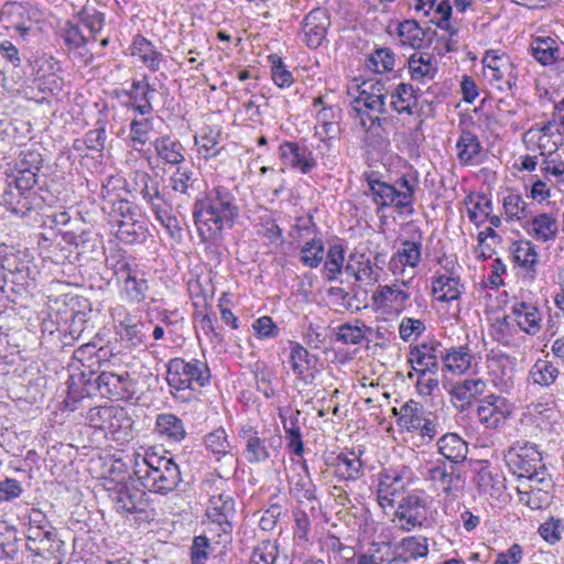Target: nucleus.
<instances>
[{"mask_svg":"<svg viewBox=\"0 0 564 564\" xmlns=\"http://www.w3.org/2000/svg\"><path fill=\"white\" fill-rule=\"evenodd\" d=\"M239 207L232 192L217 185L195 199L193 219L202 240H219L225 228H231Z\"/></svg>","mask_w":564,"mask_h":564,"instance_id":"f257e3e1","label":"nucleus"},{"mask_svg":"<svg viewBox=\"0 0 564 564\" xmlns=\"http://www.w3.org/2000/svg\"><path fill=\"white\" fill-rule=\"evenodd\" d=\"M135 380L127 371L115 372L101 370H82L69 375L67 398L78 402L86 397L99 393L113 400H130L135 393Z\"/></svg>","mask_w":564,"mask_h":564,"instance_id":"f03ea898","label":"nucleus"},{"mask_svg":"<svg viewBox=\"0 0 564 564\" xmlns=\"http://www.w3.org/2000/svg\"><path fill=\"white\" fill-rule=\"evenodd\" d=\"M365 180L377 210L394 208L409 215L414 213L415 192L419 187L416 173L403 174L393 184L382 181L376 172L365 173Z\"/></svg>","mask_w":564,"mask_h":564,"instance_id":"7ed1b4c3","label":"nucleus"},{"mask_svg":"<svg viewBox=\"0 0 564 564\" xmlns=\"http://www.w3.org/2000/svg\"><path fill=\"white\" fill-rule=\"evenodd\" d=\"M505 460L518 480L530 482L531 489L547 492L552 487L551 475L535 444L525 443L510 447L505 455Z\"/></svg>","mask_w":564,"mask_h":564,"instance_id":"20e7f679","label":"nucleus"},{"mask_svg":"<svg viewBox=\"0 0 564 564\" xmlns=\"http://www.w3.org/2000/svg\"><path fill=\"white\" fill-rule=\"evenodd\" d=\"M134 473L145 489L163 496L174 491L182 481L180 467L173 458L152 451H147L142 463H137Z\"/></svg>","mask_w":564,"mask_h":564,"instance_id":"39448f33","label":"nucleus"},{"mask_svg":"<svg viewBox=\"0 0 564 564\" xmlns=\"http://www.w3.org/2000/svg\"><path fill=\"white\" fill-rule=\"evenodd\" d=\"M166 367V381L175 397V392L194 391L210 384L212 373L205 360L173 358Z\"/></svg>","mask_w":564,"mask_h":564,"instance_id":"423d86ee","label":"nucleus"},{"mask_svg":"<svg viewBox=\"0 0 564 564\" xmlns=\"http://www.w3.org/2000/svg\"><path fill=\"white\" fill-rule=\"evenodd\" d=\"M90 427L100 430L105 436L119 443L132 437L133 420L119 405L91 408L87 414Z\"/></svg>","mask_w":564,"mask_h":564,"instance_id":"0eeeda50","label":"nucleus"},{"mask_svg":"<svg viewBox=\"0 0 564 564\" xmlns=\"http://www.w3.org/2000/svg\"><path fill=\"white\" fill-rule=\"evenodd\" d=\"M36 178L9 176L7 186L1 195L0 204L18 216H25L31 210L40 208L43 199L34 191Z\"/></svg>","mask_w":564,"mask_h":564,"instance_id":"6e6552de","label":"nucleus"},{"mask_svg":"<svg viewBox=\"0 0 564 564\" xmlns=\"http://www.w3.org/2000/svg\"><path fill=\"white\" fill-rule=\"evenodd\" d=\"M484 78L499 90L511 89L518 80L517 66L501 50H487L481 58Z\"/></svg>","mask_w":564,"mask_h":564,"instance_id":"1a4fd4ad","label":"nucleus"},{"mask_svg":"<svg viewBox=\"0 0 564 564\" xmlns=\"http://www.w3.org/2000/svg\"><path fill=\"white\" fill-rule=\"evenodd\" d=\"M115 274L122 282V294L128 302L132 304L144 302L149 285L142 272L121 257L115 263Z\"/></svg>","mask_w":564,"mask_h":564,"instance_id":"9d476101","label":"nucleus"},{"mask_svg":"<svg viewBox=\"0 0 564 564\" xmlns=\"http://www.w3.org/2000/svg\"><path fill=\"white\" fill-rule=\"evenodd\" d=\"M562 132L556 128V121L550 120L543 124H534L523 134L528 149L536 148L542 156H553L563 144Z\"/></svg>","mask_w":564,"mask_h":564,"instance_id":"9b49d317","label":"nucleus"},{"mask_svg":"<svg viewBox=\"0 0 564 564\" xmlns=\"http://www.w3.org/2000/svg\"><path fill=\"white\" fill-rule=\"evenodd\" d=\"M239 437L245 443L243 456L249 464H259L265 462L271 456V451L275 452L281 445V437H261L259 432L252 426H242L239 431Z\"/></svg>","mask_w":564,"mask_h":564,"instance_id":"f8f14e48","label":"nucleus"},{"mask_svg":"<svg viewBox=\"0 0 564 564\" xmlns=\"http://www.w3.org/2000/svg\"><path fill=\"white\" fill-rule=\"evenodd\" d=\"M486 362L492 384L500 392L511 391L514 387L516 358L502 351L491 350Z\"/></svg>","mask_w":564,"mask_h":564,"instance_id":"ddd939ff","label":"nucleus"},{"mask_svg":"<svg viewBox=\"0 0 564 564\" xmlns=\"http://www.w3.org/2000/svg\"><path fill=\"white\" fill-rule=\"evenodd\" d=\"M115 178L109 177L107 183L101 186V196L104 199L102 210L106 212L113 223L122 225L132 221L135 218H141L140 210L135 204L128 199L113 197L112 191Z\"/></svg>","mask_w":564,"mask_h":564,"instance_id":"4468645a","label":"nucleus"},{"mask_svg":"<svg viewBox=\"0 0 564 564\" xmlns=\"http://www.w3.org/2000/svg\"><path fill=\"white\" fill-rule=\"evenodd\" d=\"M386 97L383 83H364L358 88V95L350 101L351 111L357 115L367 111L383 115L387 112Z\"/></svg>","mask_w":564,"mask_h":564,"instance_id":"2eb2a0df","label":"nucleus"},{"mask_svg":"<svg viewBox=\"0 0 564 564\" xmlns=\"http://www.w3.org/2000/svg\"><path fill=\"white\" fill-rule=\"evenodd\" d=\"M394 519L400 522L399 528L404 532L423 527L427 519L426 498L416 494L408 495L398 506Z\"/></svg>","mask_w":564,"mask_h":564,"instance_id":"dca6fc26","label":"nucleus"},{"mask_svg":"<svg viewBox=\"0 0 564 564\" xmlns=\"http://www.w3.org/2000/svg\"><path fill=\"white\" fill-rule=\"evenodd\" d=\"M476 414L482 426L497 430L511 415V405L503 397L489 394L479 401Z\"/></svg>","mask_w":564,"mask_h":564,"instance_id":"f3484780","label":"nucleus"},{"mask_svg":"<svg viewBox=\"0 0 564 564\" xmlns=\"http://www.w3.org/2000/svg\"><path fill=\"white\" fill-rule=\"evenodd\" d=\"M424 475L436 490H440L446 497H457V492L462 487V477L456 471L455 465H446L443 460L437 459L435 463L426 466Z\"/></svg>","mask_w":564,"mask_h":564,"instance_id":"a211bd4d","label":"nucleus"},{"mask_svg":"<svg viewBox=\"0 0 564 564\" xmlns=\"http://www.w3.org/2000/svg\"><path fill=\"white\" fill-rule=\"evenodd\" d=\"M330 25L328 11L324 8L311 10L302 22L303 42L310 48L319 47L326 39Z\"/></svg>","mask_w":564,"mask_h":564,"instance_id":"6ab92c4d","label":"nucleus"},{"mask_svg":"<svg viewBox=\"0 0 564 564\" xmlns=\"http://www.w3.org/2000/svg\"><path fill=\"white\" fill-rule=\"evenodd\" d=\"M206 514L212 522L219 525L221 532L230 533L232 530L231 520L235 517L234 499L225 491L212 495Z\"/></svg>","mask_w":564,"mask_h":564,"instance_id":"aec40b11","label":"nucleus"},{"mask_svg":"<svg viewBox=\"0 0 564 564\" xmlns=\"http://www.w3.org/2000/svg\"><path fill=\"white\" fill-rule=\"evenodd\" d=\"M422 259V242L419 240H403L397 251L391 256L388 269L393 275H403L405 268L414 269Z\"/></svg>","mask_w":564,"mask_h":564,"instance_id":"412c9836","label":"nucleus"},{"mask_svg":"<svg viewBox=\"0 0 564 564\" xmlns=\"http://www.w3.org/2000/svg\"><path fill=\"white\" fill-rule=\"evenodd\" d=\"M279 152L284 165L296 169L303 174L310 173L316 166L313 152L307 147L297 142H283L279 148Z\"/></svg>","mask_w":564,"mask_h":564,"instance_id":"4be33fe9","label":"nucleus"},{"mask_svg":"<svg viewBox=\"0 0 564 564\" xmlns=\"http://www.w3.org/2000/svg\"><path fill=\"white\" fill-rule=\"evenodd\" d=\"M437 346L422 344L410 349L408 362L412 367L409 378H413L414 373H436L438 369Z\"/></svg>","mask_w":564,"mask_h":564,"instance_id":"5701e85b","label":"nucleus"},{"mask_svg":"<svg viewBox=\"0 0 564 564\" xmlns=\"http://www.w3.org/2000/svg\"><path fill=\"white\" fill-rule=\"evenodd\" d=\"M409 281H395L392 284L382 285L378 290V300L381 306L389 307L395 314H401L406 308L411 297Z\"/></svg>","mask_w":564,"mask_h":564,"instance_id":"b1692460","label":"nucleus"},{"mask_svg":"<svg viewBox=\"0 0 564 564\" xmlns=\"http://www.w3.org/2000/svg\"><path fill=\"white\" fill-rule=\"evenodd\" d=\"M486 387L482 379H464L452 387L449 391L452 403L459 411H464L485 392Z\"/></svg>","mask_w":564,"mask_h":564,"instance_id":"393cba45","label":"nucleus"},{"mask_svg":"<svg viewBox=\"0 0 564 564\" xmlns=\"http://www.w3.org/2000/svg\"><path fill=\"white\" fill-rule=\"evenodd\" d=\"M457 159L462 165H477L481 162L482 145L479 138L464 129L456 142Z\"/></svg>","mask_w":564,"mask_h":564,"instance_id":"a878e982","label":"nucleus"},{"mask_svg":"<svg viewBox=\"0 0 564 564\" xmlns=\"http://www.w3.org/2000/svg\"><path fill=\"white\" fill-rule=\"evenodd\" d=\"M519 328L528 335L534 336L541 330L542 313L539 307L528 302H517L512 306Z\"/></svg>","mask_w":564,"mask_h":564,"instance_id":"bb28decb","label":"nucleus"},{"mask_svg":"<svg viewBox=\"0 0 564 564\" xmlns=\"http://www.w3.org/2000/svg\"><path fill=\"white\" fill-rule=\"evenodd\" d=\"M116 508L128 513H143L148 508L147 492L127 485L120 487L115 496Z\"/></svg>","mask_w":564,"mask_h":564,"instance_id":"cd10ccee","label":"nucleus"},{"mask_svg":"<svg viewBox=\"0 0 564 564\" xmlns=\"http://www.w3.org/2000/svg\"><path fill=\"white\" fill-rule=\"evenodd\" d=\"M444 368L455 375L466 373L474 360L475 356L468 345L452 346L442 354Z\"/></svg>","mask_w":564,"mask_h":564,"instance_id":"c85d7f7f","label":"nucleus"},{"mask_svg":"<svg viewBox=\"0 0 564 564\" xmlns=\"http://www.w3.org/2000/svg\"><path fill=\"white\" fill-rule=\"evenodd\" d=\"M289 491L299 502L317 500L316 485L305 463L302 466V471L295 473L289 478Z\"/></svg>","mask_w":564,"mask_h":564,"instance_id":"c756f323","label":"nucleus"},{"mask_svg":"<svg viewBox=\"0 0 564 564\" xmlns=\"http://www.w3.org/2000/svg\"><path fill=\"white\" fill-rule=\"evenodd\" d=\"M154 432L160 438L173 443H180L186 436V430L182 419L173 413L158 414L154 424Z\"/></svg>","mask_w":564,"mask_h":564,"instance_id":"7c9ffc66","label":"nucleus"},{"mask_svg":"<svg viewBox=\"0 0 564 564\" xmlns=\"http://www.w3.org/2000/svg\"><path fill=\"white\" fill-rule=\"evenodd\" d=\"M533 57L544 66L553 65L564 59V54L555 39L551 36H535L531 42Z\"/></svg>","mask_w":564,"mask_h":564,"instance_id":"2f4dec72","label":"nucleus"},{"mask_svg":"<svg viewBox=\"0 0 564 564\" xmlns=\"http://www.w3.org/2000/svg\"><path fill=\"white\" fill-rule=\"evenodd\" d=\"M438 453L452 465H456L466 459L468 454L467 443L456 433H446L438 438Z\"/></svg>","mask_w":564,"mask_h":564,"instance_id":"473e14b6","label":"nucleus"},{"mask_svg":"<svg viewBox=\"0 0 564 564\" xmlns=\"http://www.w3.org/2000/svg\"><path fill=\"white\" fill-rule=\"evenodd\" d=\"M390 107L399 115H413L417 108L416 90L411 84L400 83L390 93Z\"/></svg>","mask_w":564,"mask_h":564,"instance_id":"72a5a7b5","label":"nucleus"},{"mask_svg":"<svg viewBox=\"0 0 564 564\" xmlns=\"http://www.w3.org/2000/svg\"><path fill=\"white\" fill-rule=\"evenodd\" d=\"M149 205L155 216V219L167 230L169 235L173 239H180L182 237V227L177 217L172 213V205L164 198V196H160Z\"/></svg>","mask_w":564,"mask_h":564,"instance_id":"f704fd0d","label":"nucleus"},{"mask_svg":"<svg viewBox=\"0 0 564 564\" xmlns=\"http://www.w3.org/2000/svg\"><path fill=\"white\" fill-rule=\"evenodd\" d=\"M221 132L217 128L206 127L202 129L199 135L195 137V145L198 153L205 160L217 158L225 151L220 145Z\"/></svg>","mask_w":564,"mask_h":564,"instance_id":"c9c22d12","label":"nucleus"},{"mask_svg":"<svg viewBox=\"0 0 564 564\" xmlns=\"http://www.w3.org/2000/svg\"><path fill=\"white\" fill-rule=\"evenodd\" d=\"M511 251L514 262L524 269L530 279L533 280L536 275L539 257L533 243L529 240L516 241L512 243Z\"/></svg>","mask_w":564,"mask_h":564,"instance_id":"e433bc0d","label":"nucleus"},{"mask_svg":"<svg viewBox=\"0 0 564 564\" xmlns=\"http://www.w3.org/2000/svg\"><path fill=\"white\" fill-rule=\"evenodd\" d=\"M61 35L68 52H73L80 57H84L88 54L86 45L93 40L90 35H85L82 32L77 23L67 21L61 29Z\"/></svg>","mask_w":564,"mask_h":564,"instance_id":"4c0bfd02","label":"nucleus"},{"mask_svg":"<svg viewBox=\"0 0 564 564\" xmlns=\"http://www.w3.org/2000/svg\"><path fill=\"white\" fill-rule=\"evenodd\" d=\"M429 31L419 25L415 20H404L399 24L398 36L401 46L420 50L425 45Z\"/></svg>","mask_w":564,"mask_h":564,"instance_id":"58836bf2","label":"nucleus"},{"mask_svg":"<svg viewBox=\"0 0 564 564\" xmlns=\"http://www.w3.org/2000/svg\"><path fill=\"white\" fill-rule=\"evenodd\" d=\"M156 155L165 163L171 165H180L185 161L184 148L180 141L169 135L156 138L154 143Z\"/></svg>","mask_w":564,"mask_h":564,"instance_id":"ea45409f","label":"nucleus"},{"mask_svg":"<svg viewBox=\"0 0 564 564\" xmlns=\"http://www.w3.org/2000/svg\"><path fill=\"white\" fill-rule=\"evenodd\" d=\"M156 89L153 85L143 80H133L128 93L130 99L135 102L133 109L140 115H149L153 110L152 100Z\"/></svg>","mask_w":564,"mask_h":564,"instance_id":"a19ab883","label":"nucleus"},{"mask_svg":"<svg viewBox=\"0 0 564 564\" xmlns=\"http://www.w3.org/2000/svg\"><path fill=\"white\" fill-rule=\"evenodd\" d=\"M131 51L132 55L138 56L150 70H159L162 61V54L148 39L142 35L134 36Z\"/></svg>","mask_w":564,"mask_h":564,"instance_id":"79ce46f5","label":"nucleus"},{"mask_svg":"<svg viewBox=\"0 0 564 564\" xmlns=\"http://www.w3.org/2000/svg\"><path fill=\"white\" fill-rule=\"evenodd\" d=\"M43 166L42 154L37 150L26 149L20 152L15 162V173L12 176L26 177L37 180V173Z\"/></svg>","mask_w":564,"mask_h":564,"instance_id":"37998d69","label":"nucleus"},{"mask_svg":"<svg viewBox=\"0 0 564 564\" xmlns=\"http://www.w3.org/2000/svg\"><path fill=\"white\" fill-rule=\"evenodd\" d=\"M76 17L78 23L83 24L89 31L91 40L95 41L96 35L105 25V14L98 11L95 4L87 0L80 10L77 11Z\"/></svg>","mask_w":564,"mask_h":564,"instance_id":"c03bdc74","label":"nucleus"},{"mask_svg":"<svg viewBox=\"0 0 564 564\" xmlns=\"http://www.w3.org/2000/svg\"><path fill=\"white\" fill-rule=\"evenodd\" d=\"M408 67L411 79L424 82V79H433L437 68L433 64L431 56L423 53H413L408 59Z\"/></svg>","mask_w":564,"mask_h":564,"instance_id":"a18cd8bd","label":"nucleus"},{"mask_svg":"<svg viewBox=\"0 0 564 564\" xmlns=\"http://www.w3.org/2000/svg\"><path fill=\"white\" fill-rule=\"evenodd\" d=\"M460 288L458 278L453 275H440L432 282V291L441 302L457 300L462 294Z\"/></svg>","mask_w":564,"mask_h":564,"instance_id":"49530a36","label":"nucleus"},{"mask_svg":"<svg viewBox=\"0 0 564 564\" xmlns=\"http://www.w3.org/2000/svg\"><path fill=\"white\" fill-rule=\"evenodd\" d=\"M345 248L339 243H332L325 256L323 267L324 278L327 281L337 280L338 275L344 270Z\"/></svg>","mask_w":564,"mask_h":564,"instance_id":"de8ad7c7","label":"nucleus"},{"mask_svg":"<svg viewBox=\"0 0 564 564\" xmlns=\"http://www.w3.org/2000/svg\"><path fill=\"white\" fill-rule=\"evenodd\" d=\"M337 474L345 480H357L364 475V463L355 452L340 453L337 458Z\"/></svg>","mask_w":564,"mask_h":564,"instance_id":"09e8293b","label":"nucleus"},{"mask_svg":"<svg viewBox=\"0 0 564 564\" xmlns=\"http://www.w3.org/2000/svg\"><path fill=\"white\" fill-rule=\"evenodd\" d=\"M560 370L552 361L538 359L529 371V379L534 384L550 387L558 377Z\"/></svg>","mask_w":564,"mask_h":564,"instance_id":"8fccbe9b","label":"nucleus"},{"mask_svg":"<svg viewBox=\"0 0 564 564\" xmlns=\"http://www.w3.org/2000/svg\"><path fill=\"white\" fill-rule=\"evenodd\" d=\"M26 539V550L34 556L44 557V551L46 550L45 544L55 539L54 528L41 530L40 528L29 527Z\"/></svg>","mask_w":564,"mask_h":564,"instance_id":"3c124183","label":"nucleus"},{"mask_svg":"<svg viewBox=\"0 0 564 564\" xmlns=\"http://www.w3.org/2000/svg\"><path fill=\"white\" fill-rule=\"evenodd\" d=\"M475 484L480 492L494 495L503 487V479L490 466H481L475 477Z\"/></svg>","mask_w":564,"mask_h":564,"instance_id":"603ef678","label":"nucleus"},{"mask_svg":"<svg viewBox=\"0 0 564 564\" xmlns=\"http://www.w3.org/2000/svg\"><path fill=\"white\" fill-rule=\"evenodd\" d=\"M350 261L356 262L357 267V281L366 285H373L380 279L377 269L371 264L370 256L366 253H350Z\"/></svg>","mask_w":564,"mask_h":564,"instance_id":"864d4df0","label":"nucleus"},{"mask_svg":"<svg viewBox=\"0 0 564 564\" xmlns=\"http://www.w3.org/2000/svg\"><path fill=\"white\" fill-rule=\"evenodd\" d=\"M423 421L422 406L410 400L400 408L398 424L406 431H416L421 426L420 423Z\"/></svg>","mask_w":564,"mask_h":564,"instance_id":"5fc2aeb1","label":"nucleus"},{"mask_svg":"<svg viewBox=\"0 0 564 564\" xmlns=\"http://www.w3.org/2000/svg\"><path fill=\"white\" fill-rule=\"evenodd\" d=\"M300 411L296 412V415L290 419V426L286 423L284 416L280 413V417L282 419L283 427L285 431V440L288 449L294 454L295 456H302L304 453V444L302 441L301 429L299 426L297 415Z\"/></svg>","mask_w":564,"mask_h":564,"instance_id":"6e6d98bb","label":"nucleus"},{"mask_svg":"<svg viewBox=\"0 0 564 564\" xmlns=\"http://www.w3.org/2000/svg\"><path fill=\"white\" fill-rule=\"evenodd\" d=\"M557 221L550 214H540L532 219V231L536 240H553L557 234Z\"/></svg>","mask_w":564,"mask_h":564,"instance_id":"4d7b16f0","label":"nucleus"},{"mask_svg":"<svg viewBox=\"0 0 564 564\" xmlns=\"http://www.w3.org/2000/svg\"><path fill=\"white\" fill-rule=\"evenodd\" d=\"M170 186L175 193L191 196L195 189L197 178L191 169L177 166L176 171L170 176Z\"/></svg>","mask_w":564,"mask_h":564,"instance_id":"13d9d810","label":"nucleus"},{"mask_svg":"<svg viewBox=\"0 0 564 564\" xmlns=\"http://www.w3.org/2000/svg\"><path fill=\"white\" fill-rule=\"evenodd\" d=\"M466 204L471 205L467 208V215L469 220L476 226L484 224L492 212V203L484 194L478 195L476 199L468 197Z\"/></svg>","mask_w":564,"mask_h":564,"instance_id":"bf43d9fd","label":"nucleus"},{"mask_svg":"<svg viewBox=\"0 0 564 564\" xmlns=\"http://www.w3.org/2000/svg\"><path fill=\"white\" fill-rule=\"evenodd\" d=\"M117 237L124 243H135L145 240L147 228L144 221L141 218H135L132 221L119 225L117 230Z\"/></svg>","mask_w":564,"mask_h":564,"instance_id":"052dcab7","label":"nucleus"},{"mask_svg":"<svg viewBox=\"0 0 564 564\" xmlns=\"http://www.w3.org/2000/svg\"><path fill=\"white\" fill-rule=\"evenodd\" d=\"M324 243L321 239H311L301 248V262L313 269L317 268L324 259Z\"/></svg>","mask_w":564,"mask_h":564,"instance_id":"680f3d73","label":"nucleus"},{"mask_svg":"<svg viewBox=\"0 0 564 564\" xmlns=\"http://www.w3.org/2000/svg\"><path fill=\"white\" fill-rule=\"evenodd\" d=\"M394 53L388 48H378L367 61V67L378 74L390 72L394 67Z\"/></svg>","mask_w":564,"mask_h":564,"instance_id":"e2e57ef3","label":"nucleus"},{"mask_svg":"<svg viewBox=\"0 0 564 564\" xmlns=\"http://www.w3.org/2000/svg\"><path fill=\"white\" fill-rule=\"evenodd\" d=\"M152 120L148 118L133 119L130 123V140L132 148L137 151H141L143 145L149 140V133L152 130Z\"/></svg>","mask_w":564,"mask_h":564,"instance_id":"0e129e2a","label":"nucleus"},{"mask_svg":"<svg viewBox=\"0 0 564 564\" xmlns=\"http://www.w3.org/2000/svg\"><path fill=\"white\" fill-rule=\"evenodd\" d=\"M400 546L409 558L426 557L429 554V540L423 535L403 538Z\"/></svg>","mask_w":564,"mask_h":564,"instance_id":"69168bd1","label":"nucleus"},{"mask_svg":"<svg viewBox=\"0 0 564 564\" xmlns=\"http://www.w3.org/2000/svg\"><path fill=\"white\" fill-rule=\"evenodd\" d=\"M135 184L140 187L142 198L150 204L162 196L159 183L153 181L152 176L143 171H137L134 173Z\"/></svg>","mask_w":564,"mask_h":564,"instance_id":"338daca9","label":"nucleus"},{"mask_svg":"<svg viewBox=\"0 0 564 564\" xmlns=\"http://www.w3.org/2000/svg\"><path fill=\"white\" fill-rule=\"evenodd\" d=\"M278 557V545L269 540L260 542L252 552L249 564H274Z\"/></svg>","mask_w":564,"mask_h":564,"instance_id":"774afa93","label":"nucleus"}]
</instances>
